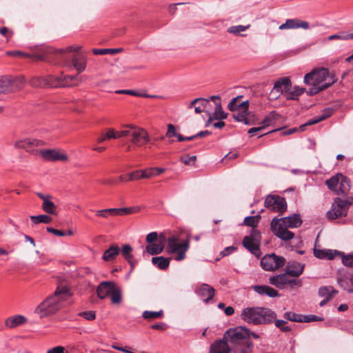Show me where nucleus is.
Returning a JSON list of instances; mask_svg holds the SVG:
<instances>
[{
	"label": "nucleus",
	"mask_w": 353,
	"mask_h": 353,
	"mask_svg": "<svg viewBox=\"0 0 353 353\" xmlns=\"http://www.w3.org/2000/svg\"><path fill=\"white\" fill-rule=\"evenodd\" d=\"M250 330L239 326L227 330L223 339L215 341L210 346V353H252L253 343L248 338Z\"/></svg>",
	"instance_id": "nucleus-1"
},
{
	"label": "nucleus",
	"mask_w": 353,
	"mask_h": 353,
	"mask_svg": "<svg viewBox=\"0 0 353 353\" xmlns=\"http://www.w3.org/2000/svg\"><path fill=\"white\" fill-rule=\"evenodd\" d=\"M70 296V290L67 286L59 285L52 296L35 308L34 313L40 318L54 314L61 307L63 302Z\"/></svg>",
	"instance_id": "nucleus-2"
},
{
	"label": "nucleus",
	"mask_w": 353,
	"mask_h": 353,
	"mask_svg": "<svg viewBox=\"0 0 353 353\" xmlns=\"http://www.w3.org/2000/svg\"><path fill=\"white\" fill-rule=\"evenodd\" d=\"M83 77L78 75H64L60 76L48 75L46 77H32L29 83L34 88L46 87H70L77 86L82 81Z\"/></svg>",
	"instance_id": "nucleus-3"
},
{
	"label": "nucleus",
	"mask_w": 353,
	"mask_h": 353,
	"mask_svg": "<svg viewBox=\"0 0 353 353\" xmlns=\"http://www.w3.org/2000/svg\"><path fill=\"white\" fill-rule=\"evenodd\" d=\"M335 81L333 77L330 75L329 71L325 68L313 70L305 74L304 83L311 85L312 87L306 91L309 96L316 94L332 85Z\"/></svg>",
	"instance_id": "nucleus-4"
},
{
	"label": "nucleus",
	"mask_w": 353,
	"mask_h": 353,
	"mask_svg": "<svg viewBox=\"0 0 353 353\" xmlns=\"http://www.w3.org/2000/svg\"><path fill=\"white\" fill-rule=\"evenodd\" d=\"M302 222L300 215L294 214L281 219L274 217L271 221L270 228L278 238L283 241H288L294 237V234L288 229L298 228L301 226Z\"/></svg>",
	"instance_id": "nucleus-5"
},
{
	"label": "nucleus",
	"mask_w": 353,
	"mask_h": 353,
	"mask_svg": "<svg viewBox=\"0 0 353 353\" xmlns=\"http://www.w3.org/2000/svg\"><path fill=\"white\" fill-rule=\"evenodd\" d=\"M240 317L248 323L258 325L272 323L276 318V314L269 308L248 307L242 310Z\"/></svg>",
	"instance_id": "nucleus-6"
},
{
	"label": "nucleus",
	"mask_w": 353,
	"mask_h": 353,
	"mask_svg": "<svg viewBox=\"0 0 353 353\" xmlns=\"http://www.w3.org/2000/svg\"><path fill=\"white\" fill-rule=\"evenodd\" d=\"M79 49L80 47L69 46L65 49L56 50L50 46H42L32 54V59L46 61H52L54 58L66 59L67 52H77Z\"/></svg>",
	"instance_id": "nucleus-7"
},
{
	"label": "nucleus",
	"mask_w": 353,
	"mask_h": 353,
	"mask_svg": "<svg viewBox=\"0 0 353 353\" xmlns=\"http://www.w3.org/2000/svg\"><path fill=\"white\" fill-rule=\"evenodd\" d=\"M189 248L190 235L187 236L185 240L181 243L176 236H170L168 239L167 252L171 254H175L174 259L176 261H180L183 260L186 257L185 253Z\"/></svg>",
	"instance_id": "nucleus-8"
},
{
	"label": "nucleus",
	"mask_w": 353,
	"mask_h": 353,
	"mask_svg": "<svg viewBox=\"0 0 353 353\" xmlns=\"http://www.w3.org/2000/svg\"><path fill=\"white\" fill-rule=\"evenodd\" d=\"M351 202L346 199L336 198L332 205L331 209L327 212V218L329 220H335L347 214Z\"/></svg>",
	"instance_id": "nucleus-9"
},
{
	"label": "nucleus",
	"mask_w": 353,
	"mask_h": 353,
	"mask_svg": "<svg viewBox=\"0 0 353 353\" xmlns=\"http://www.w3.org/2000/svg\"><path fill=\"white\" fill-rule=\"evenodd\" d=\"M285 259L274 253L266 254L261 259V266L265 271H274L284 266Z\"/></svg>",
	"instance_id": "nucleus-10"
},
{
	"label": "nucleus",
	"mask_w": 353,
	"mask_h": 353,
	"mask_svg": "<svg viewBox=\"0 0 353 353\" xmlns=\"http://www.w3.org/2000/svg\"><path fill=\"white\" fill-rule=\"evenodd\" d=\"M264 206L271 211L279 213L287 210L285 199L278 195H268L265 199Z\"/></svg>",
	"instance_id": "nucleus-11"
},
{
	"label": "nucleus",
	"mask_w": 353,
	"mask_h": 353,
	"mask_svg": "<svg viewBox=\"0 0 353 353\" xmlns=\"http://www.w3.org/2000/svg\"><path fill=\"white\" fill-rule=\"evenodd\" d=\"M292 82L288 77H282L276 81L273 86V88L269 94V99L270 100H275L278 99L281 94H285L288 89L291 88Z\"/></svg>",
	"instance_id": "nucleus-12"
},
{
	"label": "nucleus",
	"mask_w": 353,
	"mask_h": 353,
	"mask_svg": "<svg viewBox=\"0 0 353 353\" xmlns=\"http://www.w3.org/2000/svg\"><path fill=\"white\" fill-rule=\"evenodd\" d=\"M129 137L131 138V142L137 145L142 146L150 141V137L146 130L143 128H138L134 125L130 127Z\"/></svg>",
	"instance_id": "nucleus-13"
},
{
	"label": "nucleus",
	"mask_w": 353,
	"mask_h": 353,
	"mask_svg": "<svg viewBox=\"0 0 353 353\" xmlns=\"http://www.w3.org/2000/svg\"><path fill=\"white\" fill-rule=\"evenodd\" d=\"M43 144V142L41 140L33 138H26L23 139L17 140L14 143V147L17 149H24L27 152L34 154L37 152V150H34V148L42 145Z\"/></svg>",
	"instance_id": "nucleus-14"
},
{
	"label": "nucleus",
	"mask_w": 353,
	"mask_h": 353,
	"mask_svg": "<svg viewBox=\"0 0 353 353\" xmlns=\"http://www.w3.org/2000/svg\"><path fill=\"white\" fill-rule=\"evenodd\" d=\"M23 83V77H19L14 81H11L8 78H3L0 80V94L19 90L22 88Z\"/></svg>",
	"instance_id": "nucleus-15"
},
{
	"label": "nucleus",
	"mask_w": 353,
	"mask_h": 353,
	"mask_svg": "<svg viewBox=\"0 0 353 353\" xmlns=\"http://www.w3.org/2000/svg\"><path fill=\"white\" fill-rule=\"evenodd\" d=\"M40 154L42 158L46 161H68V157L63 153H61L59 150H40Z\"/></svg>",
	"instance_id": "nucleus-16"
},
{
	"label": "nucleus",
	"mask_w": 353,
	"mask_h": 353,
	"mask_svg": "<svg viewBox=\"0 0 353 353\" xmlns=\"http://www.w3.org/2000/svg\"><path fill=\"white\" fill-rule=\"evenodd\" d=\"M210 99L204 98H196L191 101L188 108H192L194 107V112L196 114L201 113L202 112H208L210 115Z\"/></svg>",
	"instance_id": "nucleus-17"
},
{
	"label": "nucleus",
	"mask_w": 353,
	"mask_h": 353,
	"mask_svg": "<svg viewBox=\"0 0 353 353\" xmlns=\"http://www.w3.org/2000/svg\"><path fill=\"white\" fill-rule=\"evenodd\" d=\"M195 293L200 296L205 303H208L213 299L215 290L208 284L203 283L195 290Z\"/></svg>",
	"instance_id": "nucleus-18"
},
{
	"label": "nucleus",
	"mask_w": 353,
	"mask_h": 353,
	"mask_svg": "<svg viewBox=\"0 0 353 353\" xmlns=\"http://www.w3.org/2000/svg\"><path fill=\"white\" fill-rule=\"evenodd\" d=\"M310 28L309 23L301 20L299 19H288L285 21V22L281 24L279 27V30H286V29H297V28H303V29H308Z\"/></svg>",
	"instance_id": "nucleus-19"
},
{
	"label": "nucleus",
	"mask_w": 353,
	"mask_h": 353,
	"mask_svg": "<svg viewBox=\"0 0 353 353\" xmlns=\"http://www.w3.org/2000/svg\"><path fill=\"white\" fill-rule=\"evenodd\" d=\"M37 195L43 201L42 209L45 212L50 214H57V207L52 201L51 195L44 194L41 192H37Z\"/></svg>",
	"instance_id": "nucleus-20"
},
{
	"label": "nucleus",
	"mask_w": 353,
	"mask_h": 353,
	"mask_svg": "<svg viewBox=\"0 0 353 353\" xmlns=\"http://www.w3.org/2000/svg\"><path fill=\"white\" fill-rule=\"evenodd\" d=\"M116 284L112 281H103L97 288V296L101 299H104L110 295L115 288Z\"/></svg>",
	"instance_id": "nucleus-21"
},
{
	"label": "nucleus",
	"mask_w": 353,
	"mask_h": 353,
	"mask_svg": "<svg viewBox=\"0 0 353 353\" xmlns=\"http://www.w3.org/2000/svg\"><path fill=\"white\" fill-rule=\"evenodd\" d=\"M304 268L305 265L299 262H289L286 266V272L291 276L298 277L303 272Z\"/></svg>",
	"instance_id": "nucleus-22"
},
{
	"label": "nucleus",
	"mask_w": 353,
	"mask_h": 353,
	"mask_svg": "<svg viewBox=\"0 0 353 353\" xmlns=\"http://www.w3.org/2000/svg\"><path fill=\"white\" fill-rule=\"evenodd\" d=\"M210 99L214 102L215 105L213 118L217 120L226 119L228 114L222 109L220 97L211 96Z\"/></svg>",
	"instance_id": "nucleus-23"
},
{
	"label": "nucleus",
	"mask_w": 353,
	"mask_h": 353,
	"mask_svg": "<svg viewBox=\"0 0 353 353\" xmlns=\"http://www.w3.org/2000/svg\"><path fill=\"white\" fill-rule=\"evenodd\" d=\"M72 65L79 74L83 72L86 68L87 60L83 54H73L72 57Z\"/></svg>",
	"instance_id": "nucleus-24"
},
{
	"label": "nucleus",
	"mask_w": 353,
	"mask_h": 353,
	"mask_svg": "<svg viewBox=\"0 0 353 353\" xmlns=\"http://www.w3.org/2000/svg\"><path fill=\"white\" fill-rule=\"evenodd\" d=\"M288 276L289 275L287 274V272H285L283 274L270 276L269 279V283L278 288L283 289L287 286Z\"/></svg>",
	"instance_id": "nucleus-25"
},
{
	"label": "nucleus",
	"mask_w": 353,
	"mask_h": 353,
	"mask_svg": "<svg viewBox=\"0 0 353 353\" xmlns=\"http://www.w3.org/2000/svg\"><path fill=\"white\" fill-rule=\"evenodd\" d=\"M332 112H333V111L330 108L324 110L321 115H319L314 119L308 120L305 124L301 125L300 130L301 131H303V130H305L306 126L316 124L320 121H322L326 119L327 118L330 117L332 114Z\"/></svg>",
	"instance_id": "nucleus-26"
},
{
	"label": "nucleus",
	"mask_w": 353,
	"mask_h": 353,
	"mask_svg": "<svg viewBox=\"0 0 353 353\" xmlns=\"http://www.w3.org/2000/svg\"><path fill=\"white\" fill-rule=\"evenodd\" d=\"M165 236H162V240L158 243H150L145 247V252L150 255H157L161 254L164 249Z\"/></svg>",
	"instance_id": "nucleus-27"
},
{
	"label": "nucleus",
	"mask_w": 353,
	"mask_h": 353,
	"mask_svg": "<svg viewBox=\"0 0 353 353\" xmlns=\"http://www.w3.org/2000/svg\"><path fill=\"white\" fill-rule=\"evenodd\" d=\"M241 97L242 96H238L231 100V101L228 105V108L230 111L235 112L238 111L239 110H248V101H245L239 103H238L239 99H240Z\"/></svg>",
	"instance_id": "nucleus-28"
},
{
	"label": "nucleus",
	"mask_w": 353,
	"mask_h": 353,
	"mask_svg": "<svg viewBox=\"0 0 353 353\" xmlns=\"http://www.w3.org/2000/svg\"><path fill=\"white\" fill-rule=\"evenodd\" d=\"M244 248L249 250L252 254L259 256L261 252L257 243L252 241L250 237H244L242 241Z\"/></svg>",
	"instance_id": "nucleus-29"
},
{
	"label": "nucleus",
	"mask_w": 353,
	"mask_h": 353,
	"mask_svg": "<svg viewBox=\"0 0 353 353\" xmlns=\"http://www.w3.org/2000/svg\"><path fill=\"white\" fill-rule=\"evenodd\" d=\"M26 322V319L22 315H15L8 318L5 321V325L9 328H14L19 326Z\"/></svg>",
	"instance_id": "nucleus-30"
},
{
	"label": "nucleus",
	"mask_w": 353,
	"mask_h": 353,
	"mask_svg": "<svg viewBox=\"0 0 353 353\" xmlns=\"http://www.w3.org/2000/svg\"><path fill=\"white\" fill-rule=\"evenodd\" d=\"M306 89L304 88H300L299 86L293 87L292 90L290 88L288 89L285 97L287 100H298L299 97L301 96L303 92H306Z\"/></svg>",
	"instance_id": "nucleus-31"
},
{
	"label": "nucleus",
	"mask_w": 353,
	"mask_h": 353,
	"mask_svg": "<svg viewBox=\"0 0 353 353\" xmlns=\"http://www.w3.org/2000/svg\"><path fill=\"white\" fill-rule=\"evenodd\" d=\"M119 252L120 248L117 245L113 244L105 251L103 255V259L106 261L114 259Z\"/></svg>",
	"instance_id": "nucleus-32"
},
{
	"label": "nucleus",
	"mask_w": 353,
	"mask_h": 353,
	"mask_svg": "<svg viewBox=\"0 0 353 353\" xmlns=\"http://www.w3.org/2000/svg\"><path fill=\"white\" fill-rule=\"evenodd\" d=\"M350 180L342 174L336 194L345 195L350 190Z\"/></svg>",
	"instance_id": "nucleus-33"
},
{
	"label": "nucleus",
	"mask_w": 353,
	"mask_h": 353,
	"mask_svg": "<svg viewBox=\"0 0 353 353\" xmlns=\"http://www.w3.org/2000/svg\"><path fill=\"white\" fill-rule=\"evenodd\" d=\"M132 250V247L128 244H125L122 247L121 252L122 256L131 265V267L133 268L135 265V260L134 256L131 254Z\"/></svg>",
	"instance_id": "nucleus-34"
},
{
	"label": "nucleus",
	"mask_w": 353,
	"mask_h": 353,
	"mask_svg": "<svg viewBox=\"0 0 353 353\" xmlns=\"http://www.w3.org/2000/svg\"><path fill=\"white\" fill-rule=\"evenodd\" d=\"M280 118V115L275 111H272L268 115H267L264 119L261 121L262 127L263 129L265 127L275 125L276 121Z\"/></svg>",
	"instance_id": "nucleus-35"
},
{
	"label": "nucleus",
	"mask_w": 353,
	"mask_h": 353,
	"mask_svg": "<svg viewBox=\"0 0 353 353\" xmlns=\"http://www.w3.org/2000/svg\"><path fill=\"white\" fill-rule=\"evenodd\" d=\"M152 263L160 270H166L170 265V258L154 256L152 258Z\"/></svg>",
	"instance_id": "nucleus-36"
},
{
	"label": "nucleus",
	"mask_w": 353,
	"mask_h": 353,
	"mask_svg": "<svg viewBox=\"0 0 353 353\" xmlns=\"http://www.w3.org/2000/svg\"><path fill=\"white\" fill-rule=\"evenodd\" d=\"M341 177L342 174L339 173L331 177L330 179H327L325 183L328 188L336 193L340 183V178Z\"/></svg>",
	"instance_id": "nucleus-37"
},
{
	"label": "nucleus",
	"mask_w": 353,
	"mask_h": 353,
	"mask_svg": "<svg viewBox=\"0 0 353 353\" xmlns=\"http://www.w3.org/2000/svg\"><path fill=\"white\" fill-rule=\"evenodd\" d=\"M248 111L244 110H239L233 114V118L239 122H243L245 125H250L251 123L248 119Z\"/></svg>",
	"instance_id": "nucleus-38"
},
{
	"label": "nucleus",
	"mask_w": 353,
	"mask_h": 353,
	"mask_svg": "<svg viewBox=\"0 0 353 353\" xmlns=\"http://www.w3.org/2000/svg\"><path fill=\"white\" fill-rule=\"evenodd\" d=\"M335 254H338L341 256L342 263L345 266L352 268L353 267V253L345 254L343 252L335 250Z\"/></svg>",
	"instance_id": "nucleus-39"
},
{
	"label": "nucleus",
	"mask_w": 353,
	"mask_h": 353,
	"mask_svg": "<svg viewBox=\"0 0 353 353\" xmlns=\"http://www.w3.org/2000/svg\"><path fill=\"white\" fill-rule=\"evenodd\" d=\"M336 293L337 291L334 290L332 286L321 287L319 290V296L322 297L325 296V298L330 296V299H332L333 296Z\"/></svg>",
	"instance_id": "nucleus-40"
},
{
	"label": "nucleus",
	"mask_w": 353,
	"mask_h": 353,
	"mask_svg": "<svg viewBox=\"0 0 353 353\" xmlns=\"http://www.w3.org/2000/svg\"><path fill=\"white\" fill-rule=\"evenodd\" d=\"M350 40L353 39V33H349L347 32H340L338 34H332L329 36L328 40Z\"/></svg>",
	"instance_id": "nucleus-41"
},
{
	"label": "nucleus",
	"mask_w": 353,
	"mask_h": 353,
	"mask_svg": "<svg viewBox=\"0 0 353 353\" xmlns=\"http://www.w3.org/2000/svg\"><path fill=\"white\" fill-rule=\"evenodd\" d=\"M30 219L34 224H38L40 223H49L52 221V218L46 214H41L38 216H30Z\"/></svg>",
	"instance_id": "nucleus-42"
},
{
	"label": "nucleus",
	"mask_w": 353,
	"mask_h": 353,
	"mask_svg": "<svg viewBox=\"0 0 353 353\" xmlns=\"http://www.w3.org/2000/svg\"><path fill=\"white\" fill-rule=\"evenodd\" d=\"M121 51V48H103V49H93L92 52L94 54H115Z\"/></svg>",
	"instance_id": "nucleus-43"
},
{
	"label": "nucleus",
	"mask_w": 353,
	"mask_h": 353,
	"mask_svg": "<svg viewBox=\"0 0 353 353\" xmlns=\"http://www.w3.org/2000/svg\"><path fill=\"white\" fill-rule=\"evenodd\" d=\"M260 219L259 215L256 216H249L244 219L243 223L245 225L250 226L254 229L259 223Z\"/></svg>",
	"instance_id": "nucleus-44"
},
{
	"label": "nucleus",
	"mask_w": 353,
	"mask_h": 353,
	"mask_svg": "<svg viewBox=\"0 0 353 353\" xmlns=\"http://www.w3.org/2000/svg\"><path fill=\"white\" fill-rule=\"evenodd\" d=\"M111 296V301L114 304H119L121 301V290L115 286L114 290L110 294Z\"/></svg>",
	"instance_id": "nucleus-45"
},
{
	"label": "nucleus",
	"mask_w": 353,
	"mask_h": 353,
	"mask_svg": "<svg viewBox=\"0 0 353 353\" xmlns=\"http://www.w3.org/2000/svg\"><path fill=\"white\" fill-rule=\"evenodd\" d=\"M114 129L113 128H109L108 129L107 132L105 133H102L101 134H100L97 139V141L98 143H103V141H106V140H110L111 139H114Z\"/></svg>",
	"instance_id": "nucleus-46"
},
{
	"label": "nucleus",
	"mask_w": 353,
	"mask_h": 353,
	"mask_svg": "<svg viewBox=\"0 0 353 353\" xmlns=\"http://www.w3.org/2000/svg\"><path fill=\"white\" fill-rule=\"evenodd\" d=\"M145 319H159L163 316V311L160 310L158 312L152 311H144L142 314Z\"/></svg>",
	"instance_id": "nucleus-47"
},
{
	"label": "nucleus",
	"mask_w": 353,
	"mask_h": 353,
	"mask_svg": "<svg viewBox=\"0 0 353 353\" xmlns=\"http://www.w3.org/2000/svg\"><path fill=\"white\" fill-rule=\"evenodd\" d=\"M249 27H250V25H248V26H242V25L233 26L230 27L228 29V32L229 33H230V34H235V35H239V34H240V32L246 30Z\"/></svg>",
	"instance_id": "nucleus-48"
},
{
	"label": "nucleus",
	"mask_w": 353,
	"mask_h": 353,
	"mask_svg": "<svg viewBox=\"0 0 353 353\" xmlns=\"http://www.w3.org/2000/svg\"><path fill=\"white\" fill-rule=\"evenodd\" d=\"M284 318L293 322H302L303 315L296 314L292 312H285L283 315Z\"/></svg>",
	"instance_id": "nucleus-49"
},
{
	"label": "nucleus",
	"mask_w": 353,
	"mask_h": 353,
	"mask_svg": "<svg viewBox=\"0 0 353 353\" xmlns=\"http://www.w3.org/2000/svg\"><path fill=\"white\" fill-rule=\"evenodd\" d=\"M140 171L141 179H150L156 175V170L154 168H150Z\"/></svg>",
	"instance_id": "nucleus-50"
},
{
	"label": "nucleus",
	"mask_w": 353,
	"mask_h": 353,
	"mask_svg": "<svg viewBox=\"0 0 353 353\" xmlns=\"http://www.w3.org/2000/svg\"><path fill=\"white\" fill-rule=\"evenodd\" d=\"M245 237H250V239H252V241L257 243L258 244L261 239V232L259 230L254 228L252 229L250 234L248 236H245Z\"/></svg>",
	"instance_id": "nucleus-51"
},
{
	"label": "nucleus",
	"mask_w": 353,
	"mask_h": 353,
	"mask_svg": "<svg viewBox=\"0 0 353 353\" xmlns=\"http://www.w3.org/2000/svg\"><path fill=\"white\" fill-rule=\"evenodd\" d=\"M6 54L8 56H19L24 58H31L32 59V54L25 53L22 51L19 50H12V51H8L6 52Z\"/></svg>",
	"instance_id": "nucleus-52"
},
{
	"label": "nucleus",
	"mask_w": 353,
	"mask_h": 353,
	"mask_svg": "<svg viewBox=\"0 0 353 353\" xmlns=\"http://www.w3.org/2000/svg\"><path fill=\"white\" fill-rule=\"evenodd\" d=\"M323 320V318L321 316H318L316 315L310 314V315H303L302 322H313V321H321Z\"/></svg>",
	"instance_id": "nucleus-53"
},
{
	"label": "nucleus",
	"mask_w": 353,
	"mask_h": 353,
	"mask_svg": "<svg viewBox=\"0 0 353 353\" xmlns=\"http://www.w3.org/2000/svg\"><path fill=\"white\" fill-rule=\"evenodd\" d=\"M119 209L121 216L135 213L139 210V208L137 207L121 208Z\"/></svg>",
	"instance_id": "nucleus-54"
},
{
	"label": "nucleus",
	"mask_w": 353,
	"mask_h": 353,
	"mask_svg": "<svg viewBox=\"0 0 353 353\" xmlns=\"http://www.w3.org/2000/svg\"><path fill=\"white\" fill-rule=\"evenodd\" d=\"M286 321L284 320H276L275 321V325L279 328L282 332H290L291 328L289 326H285Z\"/></svg>",
	"instance_id": "nucleus-55"
},
{
	"label": "nucleus",
	"mask_w": 353,
	"mask_h": 353,
	"mask_svg": "<svg viewBox=\"0 0 353 353\" xmlns=\"http://www.w3.org/2000/svg\"><path fill=\"white\" fill-rule=\"evenodd\" d=\"M158 240V234L156 232H152L147 234L145 241L148 243H153L157 241Z\"/></svg>",
	"instance_id": "nucleus-56"
},
{
	"label": "nucleus",
	"mask_w": 353,
	"mask_h": 353,
	"mask_svg": "<svg viewBox=\"0 0 353 353\" xmlns=\"http://www.w3.org/2000/svg\"><path fill=\"white\" fill-rule=\"evenodd\" d=\"M79 315L88 321H92L96 318V314L94 311L82 312Z\"/></svg>",
	"instance_id": "nucleus-57"
},
{
	"label": "nucleus",
	"mask_w": 353,
	"mask_h": 353,
	"mask_svg": "<svg viewBox=\"0 0 353 353\" xmlns=\"http://www.w3.org/2000/svg\"><path fill=\"white\" fill-rule=\"evenodd\" d=\"M141 171L135 170L132 172L128 174V181H134V180H139L141 179Z\"/></svg>",
	"instance_id": "nucleus-58"
},
{
	"label": "nucleus",
	"mask_w": 353,
	"mask_h": 353,
	"mask_svg": "<svg viewBox=\"0 0 353 353\" xmlns=\"http://www.w3.org/2000/svg\"><path fill=\"white\" fill-rule=\"evenodd\" d=\"M302 282L300 279H290L289 277L288 278L287 286H289L290 288H294L295 286H301Z\"/></svg>",
	"instance_id": "nucleus-59"
},
{
	"label": "nucleus",
	"mask_w": 353,
	"mask_h": 353,
	"mask_svg": "<svg viewBox=\"0 0 353 353\" xmlns=\"http://www.w3.org/2000/svg\"><path fill=\"white\" fill-rule=\"evenodd\" d=\"M129 132H130V127L128 129L118 131V132H115L114 130V139H119L121 137H128Z\"/></svg>",
	"instance_id": "nucleus-60"
},
{
	"label": "nucleus",
	"mask_w": 353,
	"mask_h": 353,
	"mask_svg": "<svg viewBox=\"0 0 353 353\" xmlns=\"http://www.w3.org/2000/svg\"><path fill=\"white\" fill-rule=\"evenodd\" d=\"M196 156L191 157H181L180 161L183 162L185 165H190L191 163H194L196 161Z\"/></svg>",
	"instance_id": "nucleus-61"
},
{
	"label": "nucleus",
	"mask_w": 353,
	"mask_h": 353,
	"mask_svg": "<svg viewBox=\"0 0 353 353\" xmlns=\"http://www.w3.org/2000/svg\"><path fill=\"white\" fill-rule=\"evenodd\" d=\"M47 353H69L68 350L63 346H57L52 349H49Z\"/></svg>",
	"instance_id": "nucleus-62"
},
{
	"label": "nucleus",
	"mask_w": 353,
	"mask_h": 353,
	"mask_svg": "<svg viewBox=\"0 0 353 353\" xmlns=\"http://www.w3.org/2000/svg\"><path fill=\"white\" fill-rule=\"evenodd\" d=\"M177 132H176V128L172 124H168V131L166 133V136L169 138L176 137Z\"/></svg>",
	"instance_id": "nucleus-63"
},
{
	"label": "nucleus",
	"mask_w": 353,
	"mask_h": 353,
	"mask_svg": "<svg viewBox=\"0 0 353 353\" xmlns=\"http://www.w3.org/2000/svg\"><path fill=\"white\" fill-rule=\"evenodd\" d=\"M236 250V248L235 246H233V245L228 246L220 252V255H221V256L224 257V256H228L232 252H233Z\"/></svg>",
	"instance_id": "nucleus-64"
}]
</instances>
